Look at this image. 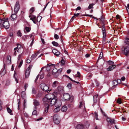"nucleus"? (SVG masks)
<instances>
[{"instance_id":"6e6552de","label":"nucleus","mask_w":129,"mask_h":129,"mask_svg":"<svg viewBox=\"0 0 129 129\" xmlns=\"http://www.w3.org/2000/svg\"><path fill=\"white\" fill-rule=\"evenodd\" d=\"M111 81V83L113 85L115 86L117 85L118 84H120L121 83L122 84L125 86H127V84L125 83H122L121 82L122 81Z\"/></svg>"},{"instance_id":"052dcab7","label":"nucleus","mask_w":129,"mask_h":129,"mask_svg":"<svg viewBox=\"0 0 129 129\" xmlns=\"http://www.w3.org/2000/svg\"><path fill=\"white\" fill-rule=\"evenodd\" d=\"M21 45L19 44H18L16 48H17L18 50L19 49L21 48Z\"/></svg>"},{"instance_id":"6ab92c4d","label":"nucleus","mask_w":129,"mask_h":129,"mask_svg":"<svg viewBox=\"0 0 129 129\" xmlns=\"http://www.w3.org/2000/svg\"><path fill=\"white\" fill-rule=\"evenodd\" d=\"M116 66L114 65L110 66L107 69L108 71H111L112 70L116 67Z\"/></svg>"},{"instance_id":"13d9d810","label":"nucleus","mask_w":129,"mask_h":129,"mask_svg":"<svg viewBox=\"0 0 129 129\" xmlns=\"http://www.w3.org/2000/svg\"><path fill=\"white\" fill-rule=\"evenodd\" d=\"M117 103H118L119 104H121V99H119L117 100Z\"/></svg>"},{"instance_id":"c03bdc74","label":"nucleus","mask_w":129,"mask_h":129,"mask_svg":"<svg viewBox=\"0 0 129 129\" xmlns=\"http://www.w3.org/2000/svg\"><path fill=\"white\" fill-rule=\"evenodd\" d=\"M60 63L61 65H64V64L65 61L63 59H62L60 61Z\"/></svg>"},{"instance_id":"09e8293b","label":"nucleus","mask_w":129,"mask_h":129,"mask_svg":"<svg viewBox=\"0 0 129 129\" xmlns=\"http://www.w3.org/2000/svg\"><path fill=\"white\" fill-rule=\"evenodd\" d=\"M92 75L91 74L89 75H88L86 77L87 79L88 80H90L92 77Z\"/></svg>"},{"instance_id":"864d4df0","label":"nucleus","mask_w":129,"mask_h":129,"mask_svg":"<svg viewBox=\"0 0 129 129\" xmlns=\"http://www.w3.org/2000/svg\"><path fill=\"white\" fill-rule=\"evenodd\" d=\"M37 114V112L36 110L34 111L32 113V114L33 115H36Z\"/></svg>"},{"instance_id":"c85d7f7f","label":"nucleus","mask_w":129,"mask_h":129,"mask_svg":"<svg viewBox=\"0 0 129 129\" xmlns=\"http://www.w3.org/2000/svg\"><path fill=\"white\" fill-rule=\"evenodd\" d=\"M7 110L8 112L9 113L10 115H13V113H12V111L11 109L9 107H7Z\"/></svg>"},{"instance_id":"9d476101","label":"nucleus","mask_w":129,"mask_h":129,"mask_svg":"<svg viewBox=\"0 0 129 129\" xmlns=\"http://www.w3.org/2000/svg\"><path fill=\"white\" fill-rule=\"evenodd\" d=\"M70 98V94L68 93H65L63 95V99L65 101H68Z\"/></svg>"},{"instance_id":"dca6fc26","label":"nucleus","mask_w":129,"mask_h":129,"mask_svg":"<svg viewBox=\"0 0 129 129\" xmlns=\"http://www.w3.org/2000/svg\"><path fill=\"white\" fill-rule=\"evenodd\" d=\"M8 19L7 18H0V28H2L3 27V26H1V25L3 24V23L5 20Z\"/></svg>"},{"instance_id":"7ed1b4c3","label":"nucleus","mask_w":129,"mask_h":129,"mask_svg":"<svg viewBox=\"0 0 129 129\" xmlns=\"http://www.w3.org/2000/svg\"><path fill=\"white\" fill-rule=\"evenodd\" d=\"M64 92V88L63 86H59L57 88V89L55 91H54L52 93H51L54 95V93H57V94H61V93H63Z\"/></svg>"},{"instance_id":"bf43d9fd","label":"nucleus","mask_w":129,"mask_h":129,"mask_svg":"<svg viewBox=\"0 0 129 129\" xmlns=\"http://www.w3.org/2000/svg\"><path fill=\"white\" fill-rule=\"evenodd\" d=\"M17 101L18 102V110H19V103H20V101L19 100H17Z\"/></svg>"},{"instance_id":"f3484780","label":"nucleus","mask_w":129,"mask_h":129,"mask_svg":"<svg viewBox=\"0 0 129 129\" xmlns=\"http://www.w3.org/2000/svg\"><path fill=\"white\" fill-rule=\"evenodd\" d=\"M30 72V71L29 70L26 69L25 72V78H27L29 76V75Z\"/></svg>"},{"instance_id":"8fccbe9b","label":"nucleus","mask_w":129,"mask_h":129,"mask_svg":"<svg viewBox=\"0 0 129 129\" xmlns=\"http://www.w3.org/2000/svg\"><path fill=\"white\" fill-rule=\"evenodd\" d=\"M59 36L57 34H55L54 35V38L56 39H57L59 38Z\"/></svg>"},{"instance_id":"1a4fd4ad","label":"nucleus","mask_w":129,"mask_h":129,"mask_svg":"<svg viewBox=\"0 0 129 129\" xmlns=\"http://www.w3.org/2000/svg\"><path fill=\"white\" fill-rule=\"evenodd\" d=\"M94 103H96L98 101H99L100 98L98 96V94H96L93 96Z\"/></svg>"},{"instance_id":"cd10ccee","label":"nucleus","mask_w":129,"mask_h":129,"mask_svg":"<svg viewBox=\"0 0 129 129\" xmlns=\"http://www.w3.org/2000/svg\"><path fill=\"white\" fill-rule=\"evenodd\" d=\"M67 109V107L65 106H64L62 107L61 109V111L63 112H65Z\"/></svg>"},{"instance_id":"5701e85b","label":"nucleus","mask_w":129,"mask_h":129,"mask_svg":"<svg viewBox=\"0 0 129 129\" xmlns=\"http://www.w3.org/2000/svg\"><path fill=\"white\" fill-rule=\"evenodd\" d=\"M57 69L55 68H54L52 71V74L53 75H57Z\"/></svg>"},{"instance_id":"de8ad7c7","label":"nucleus","mask_w":129,"mask_h":129,"mask_svg":"<svg viewBox=\"0 0 129 129\" xmlns=\"http://www.w3.org/2000/svg\"><path fill=\"white\" fill-rule=\"evenodd\" d=\"M67 87L69 89H71V88L72 84L71 83H69L67 85Z\"/></svg>"},{"instance_id":"4c0bfd02","label":"nucleus","mask_w":129,"mask_h":129,"mask_svg":"<svg viewBox=\"0 0 129 129\" xmlns=\"http://www.w3.org/2000/svg\"><path fill=\"white\" fill-rule=\"evenodd\" d=\"M22 53H21L18 55V62H19L20 61V60H20V58H21V57L22 56Z\"/></svg>"},{"instance_id":"f8f14e48","label":"nucleus","mask_w":129,"mask_h":129,"mask_svg":"<svg viewBox=\"0 0 129 129\" xmlns=\"http://www.w3.org/2000/svg\"><path fill=\"white\" fill-rule=\"evenodd\" d=\"M107 120L108 122L109 123H111V124L115 123V120L113 119L107 117Z\"/></svg>"},{"instance_id":"20e7f679","label":"nucleus","mask_w":129,"mask_h":129,"mask_svg":"<svg viewBox=\"0 0 129 129\" xmlns=\"http://www.w3.org/2000/svg\"><path fill=\"white\" fill-rule=\"evenodd\" d=\"M40 87L43 90L45 91H47V93H49L51 89L48 90L49 87L44 83H42L40 84Z\"/></svg>"},{"instance_id":"473e14b6","label":"nucleus","mask_w":129,"mask_h":129,"mask_svg":"<svg viewBox=\"0 0 129 129\" xmlns=\"http://www.w3.org/2000/svg\"><path fill=\"white\" fill-rule=\"evenodd\" d=\"M27 32H29L31 30V28L30 27H27V26L25 27L24 29Z\"/></svg>"},{"instance_id":"7c9ffc66","label":"nucleus","mask_w":129,"mask_h":129,"mask_svg":"<svg viewBox=\"0 0 129 129\" xmlns=\"http://www.w3.org/2000/svg\"><path fill=\"white\" fill-rule=\"evenodd\" d=\"M52 43L54 46L59 47V45L55 41L52 42Z\"/></svg>"},{"instance_id":"5fc2aeb1","label":"nucleus","mask_w":129,"mask_h":129,"mask_svg":"<svg viewBox=\"0 0 129 129\" xmlns=\"http://www.w3.org/2000/svg\"><path fill=\"white\" fill-rule=\"evenodd\" d=\"M51 67H50L49 66H47L46 68V70L47 71H49L50 70Z\"/></svg>"},{"instance_id":"79ce46f5","label":"nucleus","mask_w":129,"mask_h":129,"mask_svg":"<svg viewBox=\"0 0 129 129\" xmlns=\"http://www.w3.org/2000/svg\"><path fill=\"white\" fill-rule=\"evenodd\" d=\"M94 5V4H90L89 5V6L88 7V8L89 9H91L93 8V6Z\"/></svg>"},{"instance_id":"3c124183","label":"nucleus","mask_w":129,"mask_h":129,"mask_svg":"<svg viewBox=\"0 0 129 129\" xmlns=\"http://www.w3.org/2000/svg\"><path fill=\"white\" fill-rule=\"evenodd\" d=\"M77 74H76V76L78 77H80V72L78 71L77 73Z\"/></svg>"},{"instance_id":"2eb2a0df","label":"nucleus","mask_w":129,"mask_h":129,"mask_svg":"<svg viewBox=\"0 0 129 129\" xmlns=\"http://www.w3.org/2000/svg\"><path fill=\"white\" fill-rule=\"evenodd\" d=\"M52 52L54 54L57 56H58L60 54V52L56 49H53L52 50Z\"/></svg>"},{"instance_id":"0e129e2a","label":"nucleus","mask_w":129,"mask_h":129,"mask_svg":"<svg viewBox=\"0 0 129 129\" xmlns=\"http://www.w3.org/2000/svg\"><path fill=\"white\" fill-rule=\"evenodd\" d=\"M62 70L61 69H59L58 70H57L58 72H57V74H59L61 72V71ZM57 75H58V74H57Z\"/></svg>"},{"instance_id":"bb28decb","label":"nucleus","mask_w":129,"mask_h":129,"mask_svg":"<svg viewBox=\"0 0 129 129\" xmlns=\"http://www.w3.org/2000/svg\"><path fill=\"white\" fill-rule=\"evenodd\" d=\"M39 17V16H38L37 18L36 16L35 15H31V17L30 18V19L32 21L34 20H36L38 19V18Z\"/></svg>"},{"instance_id":"f03ea898","label":"nucleus","mask_w":129,"mask_h":129,"mask_svg":"<svg viewBox=\"0 0 129 129\" xmlns=\"http://www.w3.org/2000/svg\"><path fill=\"white\" fill-rule=\"evenodd\" d=\"M124 42L128 45L125 46L122 49V53L127 56L129 55V38H126Z\"/></svg>"},{"instance_id":"4be33fe9","label":"nucleus","mask_w":129,"mask_h":129,"mask_svg":"<svg viewBox=\"0 0 129 129\" xmlns=\"http://www.w3.org/2000/svg\"><path fill=\"white\" fill-rule=\"evenodd\" d=\"M102 31L103 33V36H104V37H105V36H106V28L105 27L104 28L102 27Z\"/></svg>"},{"instance_id":"b1692460","label":"nucleus","mask_w":129,"mask_h":129,"mask_svg":"<svg viewBox=\"0 0 129 129\" xmlns=\"http://www.w3.org/2000/svg\"><path fill=\"white\" fill-rule=\"evenodd\" d=\"M16 13H15L14 14H13L12 15L11 17L12 19L11 20L12 21H13L15 20L16 18Z\"/></svg>"},{"instance_id":"603ef678","label":"nucleus","mask_w":129,"mask_h":129,"mask_svg":"<svg viewBox=\"0 0 129 129\" xmlns=\"http://www.w3.org/2000/svg\"><path fill=\"white\" fill-rule=\"evenodd\" d=\"M101 24H102V27H104V28L105 27V24H104V21L101 22Z\"/></svg>"},{"instance_id":"c9c22d12","label":"nucleus","mask_w":129,"mask_h":129,"mask_svg":"<svg viewBox=\"0 0 129 129\" xmlns=\"http://www.w3.org/2000/svg\"><path fill=\"white\" fill-rule=\"evenodd\" d=\"M37 54H37V53L33 54L31 56V58L32 59H34L36 57Z\"/></svg>"},{"instance_id":"a211bd4d","label":"nucleus","mask_w":129,"mask_h":129,"mask_svg":"<svg viewBox=\"0 0 129 129\" xmlns=\"http://www.w3.org/2000/svg\"><path fill=\"white\" fill-rule=\"evenodd\" d=\"M84 101H82L80 102V105L79 107L80 108H82L83 109H85V107L84 106Z\"/></svg>"},{"instance_id":"680f3d73","label":"nucleus","mask_w":129,"mask_h":129,"mask_svg":"<svg viewBox=\"0 0 129 129\" xmlns=\"http://www.w3.org/2000/svg\"><path fill=\"white\" fill-rule=\"evenodd\" d=\"M100 19L101 22L104 21V18L103 16H102Z\"/></svg>"},{"instance_id":"69168bd1","label":"nucleus","mask_w":129,"mask_h":129,"mask_svg":"<svg viewBox=\"0 0 129 129\" xmlns=\"http://www.w3.org/2000/svg\"><path fill=\"white\" fill-rule=\"evenodd\" d=\"M35 24H36L37 23V22L38 21V19L36 20H33V21H32Z\"/></svg>"},{"instance_id":"ddd939ff","label":"nucleus","mask_w":129,"mask_h":129,"mask_svg":"<svg viewBox=\"0 0 129 129\" xmlns=\"http://www.w3.org/2000/svg\"><path fill=\"white\" fill-rule=\"evenodd\" d=\"M33 101V104L35 107H36L39 106L40 105V102L37 100L34 99Z\"/></svg>"},{"instance_id":"4d7b16f0","label":"nucleus","mask_w":129,"mask_h":129,"mask_svg":"<svg viewBox=\"0 0 129 129\" xmlns=\"http://www.w3.org/2000/svg\"><path fill=\"white\" fill-rule=\"evenodd\" d=\"M86 16H88L89 17H91L93 18H94L95 19V18L94 17V16H93L92 15H88L87 14L85 15Z\"/></svg>"},{"instance_id":"774afa93","label":"nucleus","mask_w":129,"mask_h":129,"mask_svg":"<svg viewBox=\"0 0 129 129\" xmlns=\"http://www.w3.org/2000/svg\"><path fill=\"white\" fill-rule=\"evenodd\" d=\"M90 56V55L88 54H86L85 55V57L86 58Z\"/></svg>"},{"instance_id":"423d86ee","label":"nucleus","mask_w":129,"mask_h":129,"mask_svg":"<svg viewBox=\"0 0 129 129\" xmlns=\"http://www.w3.org/2000/svg\"><path fill=\"white\" fill-rule=\"evenodd\" d=\"M20 9V5L19 4V2L17 1L15 5L14 11V13H17Z\"/></svg>"},{"instance_id":"c756f323","label":"nucleus","mask_w":129,"mask_h":129,"mask_svg":"<svg viewBox=\"0 0 129 129\" xmlns=\"http://www.w3.org/2000/svg\"><path fill=\"white\" fill-rule=\"evenodd\" d=\"M106 36H105V37H104V36H103V43L104 44L108 42L106 41Z\"/></svg>"},{"instance_id":"e2e57ef3","label":"nucleus","mask_w":129,"mask_h":129,"mask_svg":"<svg viewBox=\"0 0 129 129\" xmlns=\"http://www.w3.org/2000/svg\"><path fill=\"white\" fill-rule=\"evenodd\" d=\"M95 117H96V119L98 120V114L96 112H95Z\"/></svg>"},{"instance_id":"f257e3e1","label":"nucleus","mask_w":129,"mask_h":129,"mask_svg":"<svg viewBox=\"0 0 129 129\" xmlns=\"http://www.w3.org/2000/svg\"><path fill=\"white\" fill-rule=\"evenodd\" d=\"M54 95L49 93L46 95L43 98V101L44 103L45 110V113H46L48 112L49 108V104L52 106L55 105L56 108H59L61 105V101L59 100H56L55 97L57 96V93H54Z\"/></svg>"},{"instance_id":"2f4dec72","label":"nucleus","mask_w":129,"mask_h":129,"mask_svg":"<svg viewBox=\"0 0 129 129\" xmlns=\"http://www.w3.org/2000/svg\"><path fill=\"white\" fill-rule=\"evenodd\" d=\"M103 53L102 51H101V52L100 53V55H99V57L98 58V59L96 63H97L98 62L99 59H101L103 57Z\"/></svg>"},{"instance_id":"338daca9","label":"nucleus","mask_w":129,"mask_h":129,"mask_svg":"<svg viewBox=\"0 0 129 129\" xmlns=\"http://www.w3.org/2000/svg\"><path fill=\"white\" fill-rule=\"evenodd\" d=\"M79 15V13H77V14L75 13L74 14V17H77Z\"/></svg>"},{"instance_id":"f704fd0d","label":"nucleus","mask_w":129,"mask_h":129,"mask_svg":"<svg viewBox=\"0 0 129 129\" xmlns=\"http://www.w3.org/2000/svg\"><path fill=\"white\" fill-rule=\"evenodd\" d=\"M36 93V91L35 88L34 87L32 88V93L33 94H35Z\"/></svg>"},{"instance_id":"39448f33","label":"nucleus","mask_w":129,"mask_h":129,"mask_svg":"<svg viewBox=\"0 0 129 129\" xmlns=\"http://www.w3.org/2000/svg\"><path fill=\"white\" fill-rule=\"evenodd\" d=\"M53 120L54 123L56 124H58L60 122L59 117L57 114H55L53 116Z\"/></svg>"},{"instance_id":"4468645a","label":"nucleus","mask_w":129,"mask_h":129,"mask_svg":"<svg viewBox=\"0 0 129 129\" xmlns=\"http://www.w3.org/2000/svg\"><path fill=\"white\" fill-rule=\"evenodd\" d=\"M44 68V67L42 68L40 72V74L39 75V76L40 75V78L41 79H43L44 77V72L43 71H42L43 69Z\"/></svg>"},{"instance_id":"58836bf2","label":"nucleus","mask_w":129,"mask_h":129,"mask_svg":"<svg viewBox=\"0 0 129 129\" xmlns=\"http://www.w3.org/2000/svg\"><path fill=\"white\" fill-rule=\"evenodd\" d=\"M42 93L41 92H39L38 93V94L37 95L36 97L37 98H39L41 97L42 96Z\"/></svg>"},{"instance_id":"72a5a7b5","label":"nucleus","mask_w":129,"mask_h":129,"mask_svg":"<svg viewBox=\"0 0 129 129\" xmlns=\"http://www.w3.org/2000/svg\"><path fill=\"white\" fill-rule=\"evenodd\" d=\"M108 63L109 65H113L114 64V62L112 61L111 60H109L108 61Z\"/></svg>"},{"instance_id":"a878e982","label":"nucleus","mask_w":129,"mask_h":129,"mask_svg":"<svg viewBox=\"0 0 129 129\" xmlns=\"http://www.w3.org/2000/svg\"><path fill=\"white\" fill-rule=\"evenodd\" d=\"M22 98L24 99L26 97V94L25 92L24 91H22L21 93Z\"/></svg>"},{"instance_id":"6e6d98bb","label":"nucleus","mask_w":129,"mask_h":129,"mask_svg":"<svg viewBox=\"0 0 129 129\" xmlns=\"http://www.w3.org/2000/svg\"><path fill=\"white\" fill-rule=\"evenodd\" d=\"M33 67V65H30L27 69L30 71V70Z\"/></svg>"},{"instance_id":"0eeeda50","label":"nucleus","mask_w":129,"mask_h":129,"mask_svg":"<svg viewBox=\"0 0 129 129\" xmlns=\"http://www.w3.org/2000/svg\"><path fill=\"white\" fill-rule=\"evenodd\" d=\"M8 20H5L3 23V24L1 25V26H3V27H4L6 29H8L9 28V24Z\"/></svg>"},{"instance_id":"e433bc0d","label":"nucleus","mask_w":129,"mask_h":129,"mask_svg":"<svg viewBox=\"0 0 129 129\" xmlns=\"http://www.w3.org/2000/svg\"><path fill=\"white\" fill-rule=\"evenodd\" d=\"M58 108H56L55 109L53 110V112L54 113H56L58 112L59 110V109Z\"/></svg>"},{"instance_id":"a19ab883","label":"nucleus","mask_w":129,"mask_h":129,"mask_svg":"<svg viewBox=\"0 0 129 129\" xmlns=\"http://www.w3.org/2000/svg\"><path fill=\"white\" fill-rule=\"evenodd\" d=\"M63 76H64V77H63V79L65 77L66 78H67L68 79H69L71 81H74V80H72V79L69 76H68L67 75H63Z\"/></svg>"},{"instance_id":"37998d69","label":"nucleus","mask_w":129,"mask_h":129,"mask_svg":"<svg viewBox=\"0 0 129 129\" xmlns=\"http://www.w3.org/2000/svg\"><path fill=\"white\" fill-rule=\"evenodd\" d=\"M17 36L19 37H21L22 36V34L21 33L20 30L18 31L17 32Z\"/></svg>"},{"instance_id":"aec40b11","label":"nucleus","mask_w":129,"mask_h":129,"mask_svg":"<svg viewBox=\"0 0 129 129\" xmlns=\"http://www.w3.org/2000/svg\"><path fill=\"white\" fill-rule=\"evenodd\" d=\"M7 59L6 61V63L7 64H10L11 63V57L10 55L7 56Z\"/></svg>"},{"instance_id":"49530a36","label":"nucleus","mask_w":129,"mask_h":129,"mask_svg":"<svg viewBox=\"0 0 129 129\" xmlns=\"http://www.w3.org/2000/svg\"><path fill=\"white\" fill-rule=\"evenodd\" d=\"M28 86V84L27 83H25L24 85V88L25 89V91L26 90V88Z\"/></svg>"},{"instance_id":"ea45409f","label":"nucleus","mask_w":129,"mask_h":129,"mask_svg":"<svg viewBox=\"0 0 129 129\" xmlns=\"http://www.w3.org/2000/svg\"><path fill=\"white\" fill-rule=\"evenodd\" d=\"M34 8L33 7L31 8L30 10V14H31L32 13L34 12Z\"/></svg>"},{"instance_id":"412c9836","label":"nucleus","mask_w":129,"mask_h":129,"mask_svg":"<svg viewBox=\"0 0 129 129\" xmlns=\"http://www.w3.org/2000/svg\"><path fill=\"white\" fill-rule=\"evenodd\" d=\"M84 125L82 124H79L77 125V129H83Z\"/></svg>"},{"instance_id":"393cba45","label":"nucleus","mask_w":129,"mask_h":129,"mask_svg":"<svg viewBox=\"0 0 129 129\" xmlns=\"http://www.w3.org/2000/svg\"><path fill=\"white\" fill-rule=\"evenodd\" d=\"M59 85V83L58 81H54L53 83L52 86L53 87H54Z\"/></svg>"},{"instance_id":"a18cd8bd","label":"nucleus","mask_w":129,"mask_h":129,"mask_svg":"<svg viewBox=\"0 0 129 129\" xmlns=\"http://www.w3.org/2000/svg\"><path fill=\"white\" fill-rule=\"evenodd\" d=\"M20 61V62L19 63V65H18V67L19 68L21 67L22 64L23 63V60L22 59H21Z\"/></svg>"},{"instance_id":"9b49d317","label":"nucleus","mask_w":129,"mask_h":129,"mask_svg":"<svg viewBox=\"0 0 129 129\" xmlns=\"http://www.w3.org/2000/svg\"><path fill=\"white\" fill-rule=\"evenodd\" d=\"M3 67V69H2L0 72V76H1L4 75L6 73L5 64H4Z\"/></svg>"}]
</instances>
